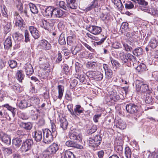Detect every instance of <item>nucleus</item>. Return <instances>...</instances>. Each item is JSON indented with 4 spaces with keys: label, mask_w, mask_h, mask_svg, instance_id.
<instances>
[{
    "label": "nucleus",
    "mask_w": 158,
    "mask_h": 158,
    "mask_svg": "<svg viewBox=\"0 0 158 158\" xmlns=\"http://www.w3.org/2000/svg\"><path fill=\"white\" fill-rule=\"evenodd\" d=\"M33 144L32 139H26L23 142L20 150L23 152L26 153L27 155H30L32 153L31 148Z\"/></svg>",
    "instance_id": "obj_1"
},
{
    "label": "nucleus",
    "mask_w": 158,
    "mask_h": 158,
    "mask_svg": "<svg viewBox=\"0 0 158 158\" xmlns=\"http://www.w3.org/2000/svg\"><path fill=\"white\" fill-rule=\"evenodd\" d=\"M119 57L121 60L122 63L131 64H133L136 61V58L130 53L125 54L122 52L119 54Z\"/></svg>",
    "instance_id": "obj_2"
},
{
    "label": "nucleus",
    "mask_w": 158,
    "mask_h": 158,
    "mask_svg": "<svg viewBox=\"0 0 158 158\" xmlns=\"http://www.w3.org/2000/svg\"><path fill=\"white\" fill-rule=\"evenodd\" d=\"M136 90L137 92H141L146 94L151 93L147 84H144L143 82L139 80H136L135 82Z\"/></svg>",
    "instance_id": "obj_3"
},
{
    "label": "nucleus",
    "mask_w": 158,
    "mask_h": 158,
    "mask_svg": "<svg viewBox=\"0 0 158 158\" xmlns=\"http://www.w3.org/2000/svg\"><path fill=\"white\" fill-rule=\"evenodd\" d=\"M120 98L119 96L116 91H113L111 92L110 95L107 96L105 98V100L107 104L111 106Z\"/></svg>",
    "instance_id": "obj_4"
},
{
    "label": "nucleus",
    "mask_w": 158,
    "mask_h": 158,
    "mask_svg": "<svg viewBox=\"0 0 158 158\" xmlns=\"http://www.w3.org/2000/svg\"><path fill=\"white\" fill-rule=\"evenodd\" d=\"M52 133L48 129H45L43 131V141L46 144L50 143L53 140Z\"/></svg>",
    "instance_id": "obj_5"
},
{
    "label": "nucleus",
    "mask_w": 158,
    "mask_h": 158,
    "mask_svg": "<svg viewBox=\"0 0 158 158\" xmlns=\"http://www.w3.org/2000/svg\"><path fill=\"white\" fill-rule=\"evenodd\" d=\"M101 140V137L99 135H96L92 138L89 137L88 142L89 146L95 148L100 144Z\"/></svg>",
    "instance_id": "obj_6"
},
{
    "label": "nucleus",
    "mask_w": 158,
    "mask_h": 158,
    "mask_svg": "<svg viewBox=\"0 0 158 158\" xmlns=\"http://www.w3.org/2000/svg\"><path fill=\"white\" fill-rule=\"evenodd\" d=\"M68 136L72 140H76L79 141L81 140L80 131L77 129L72 130L69 131Z\"/></svg>",
    "instance_id": "obj_7"
},
{
    "label": "nucleus",
    "mask_w": 158,
    "mask_h": 158,
    "mask_svg": "<svg viewBox=\"0 0 158 158\" xmlns=\"http://www.w3.org/2000/svg\"><path fill=\"white\" fill-rule=\"evenodd\" d=\"M86 74L89 77L97 81H101L103 77V74L99 71H90L87 73Z\"/></svg>",
    "instance_id": "obj_8"
},
{
    "label": "nucleus",
    "mask_w": 158,
    "mask_h": 158,
    "mask_svg": "<svg viewBox=\"0 0 158 158\" xmlns=\"http://www.w3.org/2000/svg\"><path fill=\"white\" fill-rule=\"evenodd\" d=\"M43 7V10L44 12L42 11L43 12L44 15L47 18L53 17V13L54 10V7L48 6L47 7L46 6H42L40 7V9Z\"/></svg>",
    "instance_id": "obj_9"
},
{
    "label": "nucleus",
    "mask_w": 158,
    "mask_h": 158,
    "mask_svg": "<svg viewBox=\"0 0 158 158\" xmlns=\"http://www.w3.org/2000/svg\"><path fill=\"white\" fill-rule=\"evenodd\" d=\"M59 145L56 143H54L49 147L45 152L50 157L52 155L55 154L59 150Z\"/></svg>",
    "instance_id": "obj_10"
},
{
    "label": "nucleus",
    "mask_w": 158,
    "mask_h": 158,
    "mask_svg": "<svg viewBox=\"0 0 158 158\" xmlns=\"http://www.w3.org/2000/svg\"><path fill=\"white\" fill-rule=\"evenodd\" d=\"M0 139L7 145H9L11 143L10 136L2 131H0Z\"/></svg>",
    "instance_id": "obj_11"
},
{
    "label": "nucleus",
    "mask_w": 158,
    "mask_h": 158,
    "mask_svg": "<svg viewBox=\"0 0 158 158\" xmlns=\"http://www.w3.org/2000/svg\"><path fill=\"white\" fill-rule=\"evenodd\" d=\"M16 6L19 14L22 17L28 16L27 9L26 8L23 9V4L21 2L18 1Z\"/></svg>",
    "instance_id": "obj_12"
},
{
    "label": "nucleus",
    "mask_w": 158,
    "mask_h": 158,
    "mask_svg": "<svg viewBox=\"0 0 158 158\" xmlns=\"http://www.w3.org/2000/svg\"><path fill=\"white\" fill-rule=\"evenodd\" d=\"M58 89V95L56 96L54 94H52V97L53 99L55 101L57 100V99H59L61 100L63 97L64 89L63 86L62 85H59L57 86Z\"/></svg>",
    "instance_id": "obj_13"
},
{
    "label": "nucleus",
    "mask_w": 158,
    "mask_h": 158,
    "mask_svg": "<svg viewBox=\"0 0 158 158\" xmlns=\"http://www.w3.org/2000/svg\"><path fill=\"white\" fill-rule=\"evenodd\" d=\"M88 29L90 33L95 35L99 34L102 31V28L101 27L96 26H90Z\"/></svg>",
    "instance_id": "obj_14"
},
{
    "label": "nucleus",
    "mask_w": 158,
    "mask_h": 158,
    "mask_svg": "<svg viewBox=\"0 0 158 158\" xmlns=\"http://www.w3.org/2000/svg\"><path fill=\"white\" fill-rule=\"evenodd\" d=\"M58 123L63 130H65L67 129L68 123L64 117L60 116Z\"/></svg>",
    "instance_id": "obj_15"
},
{
    "label": "nucleus",
    "mask_w": 158,
    "mask_h": 158,
    "mask_svg": "<svg viewBox=\"0 0 158 158\" xmlns=\"http://www.w3.org/2000/svg\"><path fill=\"white\" fill-rule=\"evenodd\" d=\"M103 68L105 73L106 77L109 79L112 78L113 76V72L108 66V65L106 64H104L103 65Z\"/></svg>",
    "instance_id": "obj_16"
},
{
    "label": "nucleus",
    "mask_w": 158,
    "mask_h": 158,
    "mask_svg": "<svg viewBox=\"0 0 158 158\" xmlns=\"http://www.w3.org/2000/svg\"><path fill=\"white\" fill-rule=\"evenodd\" d=\"M29 30L32 36L35 39H37L40 37V34L39 31L34 26H29Z\"/></svg>",
    "instance_id": "obj_17"
},
{
    "label": "nucleus",
    "mask_w": 158,
    "mask_h": 158,
    "mask_svg": "<svg viewBox=\"0 0 158 158\" xmlns=\"http://www.w3.org/2000/svg\"><path fill=\"white\" fill-rule=\"evenodd\" d=\"M65 145L70 148H73L79 149H82L83 148L82 146L77 143L75 142L72 140H69L67 141L65 143Z\"/></svg>",
    "instance_id": "obj_18"
},
{
    "label": "nucleus",
    "mask_w": 158,
    "mask_h": 158,
    "mask_svg": "<svg viewBox=\"0 0 158 158\" xmlns=\"http://www.w3.org/2000/svg\"><path fill=\"white\" fill-rule=\"evenodd\" d=\"M125 154L126 158H140L138 155L135 154H133L132 157L131 150L128 147L125 148Z\"/></svg>",
    "instance_id": "obj_19"
},
{
    "label": "nucleus",
    "mask_w": 158,
    "mask_h": 158,
    "mask_svg": "<svg viewBox=\"0 0 158 158\" xmlns=\"http://www.w3.org/2000/svg\"><path fill=\"white\" fill-rule=\"evenodd\" d=\"M53 25V24L50 20H43L40 26L46 30H48Z\"/></svg>",
    "instance_id": "obj_20"
},
{
    "label": "nucleus",
    "mask_w": 158,
    "mask_h": 158,
    "mask_svg": "<svg viewBox=\"0 0 158 158\" xmlns=\"http://www.w3.org/2000/svg\"><path fill=\"white\" fill-rule=\"evenodd\" d=\"M32 136L36 142H40L42 139V132L40 131L36 130L32 133Z\"/></svg>",
    "instance_id": "obj_21"
},
{
    "label": "nucleus",
    "mask_w": 158,
    "mask_h": 158,
    "mask_svg": "<svg viewBox=\"0 0 158 158\" xmlns=\"http://www.w3.org/2000/svg\"><path fill=\"white\" fill-rule=\"evenodd\" d=\"M24 69L27 76L31 75L34 72V70L31 65L28 63L25 64Z\"/></svg>",
    "instance_id": "obj_22"
},
{
    "label": "nucleus",
    "mask_w": 158,
    "mask_h": 158,
    "mask_svg": "<svg viewBox=\"0 0 158 158\" xmlns=\"http://www.w3.org/2000/svg\"><path fill=\"white\" fill-rule=\"evenodd\" d=\"M31 116H34V119L35 120L37 119L39 115L40 116L41 115V117H43L44 115V114L42 112H41L39 109H33L31 110Z\"/></svg>",
    "instance_id": "obj_23"
},
{
    "label": "nucleus",
    "mask_w": 158,
    "mask_h": 158,
    "mask_svg": "<svg viewBox=\"0 0 158 158\" xmlns=\"http://www.w3.org/2000/svg\"><path fill=\"white\" fill-rule=\"evenodd\" d=\"M53 18H60L64 14V12L58 8L54 7L53 12Z\"/></svg>",
    "instance_id": "obj_24"
},
{
    "label": "nucleus",
    "mask_w": 158,
    "mask_h": 158,
    "mask_svg": "<svg viewBox=\"0 0 158 158\" xmlns=\"http://www.w3.org/2000/svg\"><path fill=\"white\" fill-rule=\"evenodd\" d=\"M3 30L5 34H7L10 31L11 29V25L10 22L4 21V23L2 25Z\"/></svg>",
    "instance_id": "obj_25"
},
{
    "label": "nucleus",
    "mask_w": 158,
    "mask_h": 158,
    "mask_svg": "<svg viewBox=\"0 0 158 158\" xmlns=\"http://www.w3.org/2000/svg\"><path fill=\"white\" fill-rule=\"evenodd\" d=\"M124 49L127 52H131L132 49V47H134V44L132 42L128 41L127 43H123Z\"/></svg>",
    "instance_id": "obj_26"
},
{
    "label": "nucleus",
    "mask_w": 158,
    "mask_h": 158,
    "mask_svg": "<svg viewBox=\"0 0 158 158\" xmlns=\"http://www.w3.org/2000/svg\"><path fill=\"white\" fill-rule=\"evenodd\" d=\"M20 126L27 131H30L32 127V125L30 122H21L20 124Z\"/></svg>",
    "instance_id": "obj_27"
},
{
    "label": "nucleus",
    "mask_w": 158,
    "mask_h": 158,
    "mask_svg": "<svg viewBox=\"0 0 158 158\" xmlns=\"http://www.w3.org/2000/svg\"><path fill=\"white\" fill-rule=\"evenodd\" d=\"M40 45L45 50H50L51 48V45L50 44L45 40H41Z\"/></svg>",
    "instance_id": "obj_28"
},
{
    "label": "nucleus",
    "mask_w": 158,
    "mask_h": 158,
    "mask_svg": "<svg viewBox=\"0 0 158 158\" xmlns=\"http://www.w3.org/2000/svg\"><path fill=\"white\" fill-rule=\"evenodd\" d=\"M15 25L16 27H18L20 29L24 27L25 25V23L21 17L16 19Z\"/></svg>",
    "instance_id": "obj_29"
},
{
    "label": "nucleus",
    "mask_w": 158,
    "mask_h": 158,
    "mask_svg": "<svg viewBox=\"0 0 158 158\" xmlns=\"http://www.w3.org/2000/svg\"><path fill=\"white\" fill-rule=\"evenodd\" d=\"M68 6L72 9H76L77 7V0H66Z\"/></svg>",
    "instance_id": "obj_30"
},
{
    "label": "nucleus",
    "mask_w": 158,
    "mask_h": 158,
    "mask_svg": "<svg viewBox=\"0 0 158 158\" xmlns=\"http://www.w3.org/2000/svg\"><path fill=\"white\" fill-rule=\"evenodd\" d=\"M82 45L81 44H78L75 47H72L71 49L72 53L74 55H76L82 49Z\"/></svg>",
    "instance_id": "obj_31"
},
{
    "label": "nucleus",
    "mask_w": 158,
    "mask_h": 158,
    "mask_svg": "<svg viewBox=\"0 0 158 158\" xmlns=\"http://www.w3.org/2000/svg\"><path fill=\"white\" fill-rule=\"evenodd\" d=\"M12 45L11 38L10 36H8L5 40L4 46L5 49H8L11 47Z\"/></svg>",
    "instance_id": "obj_32"
},
{
    "label": "nucleus",
    "mask_w": 158,
    "mask_h": 158,
    "mask_svg": "<svg viewBox=\"0 0 158 158\" xmlns=\"http://www.w3.org/2000/svg\"><path fill=\"white\" fill-rule=\"evenodd\" d=\"M16 76L18 80L21 82L24 79L25 75L22 70H19L17 71Z\"/></svg>",
    "instance_id": "obj_33"
},
{
    "label": "nucleus",
    "mask_w": 158,
    "mask_h": 158,
    "mask_svg": "<svg viewBox=\"0 0 158 158\" xmlns=\"http://www.w3.org/2000/svg\"><path fill=\"white\" fill-rule=\"evenodd\" d=\"M62 158H75L73 153L69 150H65L63 155Z\"/></svg>",
    "instance_id": "obj_34"
},
{
    "label": "nucleus",
    "mask_w": 158,
    "mask_h": 158,
    "mask_svg": "<svg viewBox=\"0 0 158 158\" xmlns=\"http://www.w3.org/2000/svg\"><path fill=\"white\" fill-rule=\"evenodd\" d=\"M138 72L142 73L148 70L146 65L143 63H141L136 68Z\"/></svg>",
    "instance_id": "obj_35"
},
{
    "label": "nucleus",
    "mask_w": 158,
    "mask_h": 158,
    "mask_svg": "<svg viewBox=\"0 0 158 158\" xmlns=\"http://www.w3.org/2000/svg\"><path fill=\"white\" fill-rule=\"evenodd\" d=\"M145 10L147 12L150 14L154 16L158 17V10L156 8H151L149 9H145Z\"/></svg>",
    "instance_id": "obj_36"
},
{
    "label": "nucleus",
    "mask_w": 158,
    "mask_h": 158,
    "mask_svg": "<svg viewBox=\"0 0 158 158\" xmlns=\"http://www.w3.org/2000/svg\"><path fill=\"white\" fill-rule=\"evenodd\" d=\"M158 44L157 41L154 38H152L149 43V46L152 48H156L158 46Z\"/></svg>",
    "instance_id": "obj_37"
},
{
    "label": "nucleus",
    "mask_w": 158,
    "mask_h": 158,
    "mask_svg": "<svg viewBox=\"0 0 158 158\" xmlns=\"http://www.w3.org/2000/svg\"><path fill=\"white\" fill-rule=\"evenodd\" d=\"M98 3L97 0H93L86 8V10L87 11H89L96 7V6H98Z\"/></svg>",
    "instance_id": "obj_38"
},
{
    "label": "nucleus",
    "mask_w": 158,
    "mask_h": 158,
    "mask_svg": "<svg viewBox=\"0 0 158 158\" xmlns=\"http://www.w3.org/2000/svg\"><path fill=\"white\" fill-rule=\"evenodd\" d=\"M30 105V104H28L26 100H23L20 101L19 104V107L20 109L26 108Z\"/></svg>",
    "instance_id": "obj_39"
},
{
    "label": "nucleus",
    "mask_w": 158,
    "mask_h": 158,
    "mask_svg": "<svg viewBox=\"0 0 158 158\" xmlns=\"http://www.w3.org/2000/svg\"><path fill=\"white\" fill-rule=\"evenodd\" d=\"M22 140L19 138H16L13 139V144L17 148H19L21 144Z\"/></svg>",
    "instance_id": "obj_40"
},
{
    "label": "nucleus",
    "mask_w": 158,
    "mask_h": 158,
    "mask_svg": "<svg viewBox=\"0 0 158 158\" xmlns=\"http://www.w3.org/2000/svg\"><path fill=\"white\" fill-rule=\"evenodd\" d=\"M132 53L135 56H138L143 54V49L140 47H138L132 51Z\"/></svg>",
    "instance_id": "obj_41"
},
{
    "label": "nucleus",
    "mask_w": 158,
    "mask_h": 158,
    "mask_svg": "<svg viewBox=\"0 0 158 158\" xmlns=\"http://www.w3.org/2000/svg\"><path fill=\"white\" fill-rule=\"evenodd\" d=\"M13 35L15 40L18 41H21L23 38V35L18 32L14 33Z\"/></svg>",
    "instance_id": "obj_42"
},
{
    "label": "nucleus",
    "mask_w": 158,
    "mask_h": 158,
    "mask_svg": "<svg viewBox=\"0 0 158 158\" xmlns=\"http://www.w3.org/2000/svg\"><path fill=\"white\" fill-rule=\"evenodd\" d=\"M31 12L33 14H36L38 12V10L35 5L32 3H30L29 4Z\"/></svg>",
    "instance_id": "obj_43"
},
{
    "label": "nucleus",
    "mask_w": 158,
    "mask_h": 158,
    "mask_svg": "<svg viewBox=\"0 0 158 158\" xmlns=\"http://www.w3.org/2000/svg\"><path fill=\"white\" fill-rule=\"evenodd\" d=\"M113 2L116 5L118 9L122 10L123 8V6L121 0H113Z\"/></svg>",
    "instance_id": "obj_44"
},
{
    "label": "nucleus",
    "mask_w": 158,
    "mask_h": 158,
    "mask_svg": "<svg viewBox=\"0 0 158 158\" xmlns=\"http://www.w3.org/2000/svg\"><path fill=\"white\" fill-rule=\"evenodd\" d=\"M75 43V39L74 37L69 36L67 38V44L69 45H73Z\"/></svg>",
    "instance_id": "obj_45"
},
{
    "label": "nucleus",
    "mask_w": 158,
    "mask_h": 158,
    "mask_svg": "<svg viewBox=\"0 0 158 158\" xmlns=\"http://www.w3.org/2000/svg\"><path fill=\"white\" fill-rule=\"evenodd\" d=\"M116 126L120 129L123 130L125 128L126 125L125 123L120 120L116 123Z\"/></svg>",
    "instance_id": "obj_46"
},
{
    "label": "nucleus",
    "mask_w": 158,
    "mask_h": 158,
    "mask_svg": "<svg viewBox=\"0 0 158 158\" xmlns=\"http://www.w3.org/2000/svg\"><path fill=\"white\" fill-rule=\"evenodd\" d=\"M50 156L45 152L41 154H36L34 158H49Z\"/></svg>",
    "instance_id": "obj_47"
},
{
    "label": "nucleus",
    "mask_w": 158,
    "mask_h": 158,
    "mask_svg": "<svg viewBox=\"0 0 158 158\" xmlns=\"http://www.w3.org/2000/svg\"><path fill=\"white\" fill-rule=\"evenodd\" d=\"M72 114L75 115H79L82 112V110L80 109H68Z\"/></svg>",
    "instance_id": "obj_48"
},
{
    "label": "nucleus",
    "mask_w": 158,
    "mask_h": 158,
    "mask_svg": "<svg viewBox=\"0 0 158 158\" xmlns=\"http://www.w3.org/2000/svg\"><path fill=\"white\" fill-rule=\"evenodd\" d=\"M59 6L60 8L66 10H68L69 8V6H68V5H67L64 1L60 2Z\"/></svg>",
    "instance_id": "obj_49"
},
{
    "label": "nucleus",
    "mask_w": 158,
    "mask_h": 158,
    "mask_svg": "<svg viewBox=\"0 0 158 158\" xmlns=\"http://www.w3.org/2000/svg\"><path fill=\"white\" fill-rule=\"evenodd\" d=\"M151 94V93L146 94L145 101V102L147 103L150 104L153 101L152 96L150 94Z\"/></svg>",
    "instance_id": "obj_50"
},
{
    "label": "nucleus",
    "mask_w": 158,
    "mask_h": 158,
    "mask_svg": "<svg viewBox=\"0 0 158 158\" xmlns=\"http://www.w3.org/2000/svg\"><path fill=\"white\" fill-rule=\"evenodd\" d=\"M96 63L94 62H88L86 64V67L87 68L92 69L95 68L96 66Z\"/></svg>",
    "instance_id": "obj_51"
},
{
    "label": "nucleus",
    "mask_w": 158,
    "mask_h": 158,
    "mask_svg": "<svg viewBox=\"0 0 158 158\" xmlns=\"http://www.w3.org/2000/svg\"><path fill=\"white\" fill-rule=\"evenodd\" d=\"M76 77L79 79L81 82H84L86 81L85 76L84 74H76Z\"/></svg>",
    "instance_id": "obj_52"
},
{
    "label": "nucleus",
    "mask_w": 158,
    "mask_h": 158,
    "mask_svg": "<svg viewBox=\"0 0 158 158\" xmlns=\"http://www.w3.org/2000/svg\"><path fill=\"white\" fill-rule=\"evenodd\" d=\"M119 141V140H118ZM120 141L119 144L117 145L115 147V149L117 150L118 152H120L122 151L123 150V148L122 146V144L123 143V141L122 140H119Z\"/></svg>",
    "instance_id": "obj_53"
},
{
    "label": "nucleus",
    "mask_w": 158,
    "mask_h": 158,
    "mask_svg": "<svg viewBox=\"0 0 158 158\" xmlns=\"http://www.w3.org/2000/svg\"><path fill=\"white\" fill-rule=\"evenodd\" d=\"M8 63L11 69H14L15 68L17 65L16 61L13 60H10L8 62Z\"/></svg>",
    "instance_id": "obj_54"
},
{
    "label": "nucleus",
    "mask_w": 158,
    "mask_h": 158,
    "mask_svg": "<svg viewBox=\"0 0 158 158\" xmlns=\"http://www.w3.org/2000/svg\"><path fill=\"white\" fill-rule=\"evenodd\" d=\"M65 98L67 100L71 101L72 99V93L70 90H67L65 94Z\"/></svg>",
    "instance_id": "obj_55"
},
{
    "label": "nucleus",
    "mask_w": 158,
    "mask_h": 158,
    "mask_svg": "<svg viewBox=\"0 0 158 158\" xmlns=\"http://www.w3.org/2000/svg\"><path fill=\"white\" fill-rule=\"evenodd\" d=\"M101 18L103 21L106 20H108L110 19V15L108 13L102 14L101 16Z\"/></svg>",
    "instance_id": "obj_56"
},
{
    "label": "nucleus",
    "mask_w": 158,
    "mask_h": 158,
    "mask_svg": "<svg viewBox=\"0 0 158 158\" xmlns=\"http://www.w3.org/2000/svg\"><path fill=\"white\" fill-rule=\"evenodd\" d=\"M63 70L64 73L67 75L69 74V67L67 64H64L63 66Z\"/></svg>",
    "instance_id": "obj_57"
},
{
    "label": "nucleus",
    "mask_w": 158,
    "mask_h": 158,
    "mask_svg": "<svg viewBox=\"0 0 158 158\" xmlns=\"http://www.w3.org/2000/svg\"><path fill=\"white\" fill-rule=\"evenodd\" d=\"M24 36L25 38V42L27 43L30 42V38L29 33L27 30H25L24 31Z\"/></svg>",
    "instance_id": "obj_58"
},
{
    "label": "nucleus",
    "mask_w": 158,
    "mask_h": 158,
    "mask_svg": "<svg viewBox=\"0 0 158 158\" xmlns=\"http://www.w3.org/2000/svg\"><path fill=\"white\" fill-rule=\"evenodd\" d=\"M49 66L50 65L48 62L46 63L41 64H40V68L44 70H48V69L49 68Z\"/></svg>",
    "instance_id": "obj_59"
},
{
    "label": "nucleus",
    "mask_w": 158,
    "mask_h": 158,
    "mask_svg": "<svg viewBox=\"0 0 158 158\" xmlns=\"http://www.w3.org/2000/svg\"><path fill=\"white\" fill-rule=\"evenodd\" d=\"M11 88L15 92H20L21 90L20 89V86L18 84H15V85L11 86Z\"/></svg>",
    "instance_id": "obj_60"
},
{
    "label": "nucleus",
    "mask_w": 158,
    "mask_h": 158,
    "mask_svg": "<svg viewBox=\"0 0 158 158\" xmlns=\"http://www.w3.org/2000/svg\"><path fill=\"white\" fill-rule=\"evenodd\" d=\"M97 129V126L96 125H93L92 127L88 130L87 132L88 134H91L95 132Z\"/></svg>",
    "instance_id": "obj_61"
},
{
    "label": "nucleus",
    "mask_w": 158,
    "mask_h": 158,
    "mask_svg": "<svg viewBox=\"0 0 158 158\" xmlns=\"http://www.w3.org/2000/svg\"><path fill=\"white\" fill-rule=\"evenodd\" d=\"M39 60L40 64L48 62V59L44 56L39 57Z\"/></svg>",
    "instance_id": "obj_62"
},
{
    "label": "nucleus",
    "mask_w": 158,
    "mask_h": 158,
    "mask_svg": "<svg viewBox=\"0 0 158 158\" xmlns=\"http://www.w3.org/2000/svg\"><path fill=\"white\" fill-rule=\"evenodd\" d=\"M125 7L126 9H130L134 7V5L131 2H128L126 3Z\"/></svg>",
    "instance_id": "obj_63"
},
{
    "label": "nucleus",
    "mask_w": 158,
    "mask_h": 158,
    "mask_svg": "<svg viewBox=\"0 0 158 158\" xmlns=\"http://www.w3.org/2000/svg\"><path fill=\"white\" fill-rule=\"evenodd\" d=\"M103 38H102L100 41L95 42L94 43L95 45H101L103 43L105 40H106L107 37L106 36H104L103 35Z\"/></svg>",
    "instance_id": "obj_64"
}]
</instances>
